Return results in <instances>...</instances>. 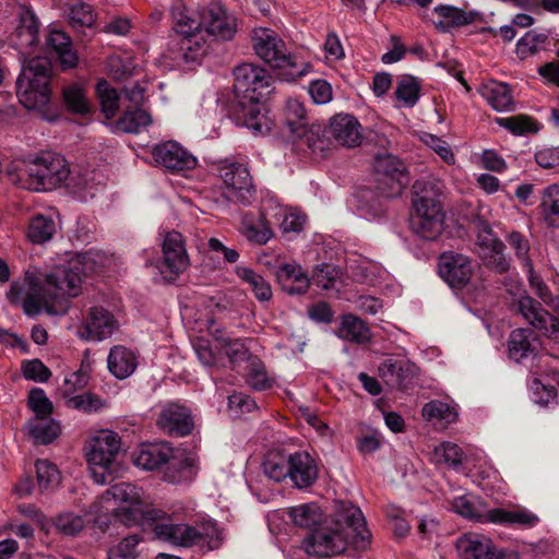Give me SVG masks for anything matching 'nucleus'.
<instances>
[{
	"mask_svg": "<svg viewBox=\"0 0 559 559\" xmlns=\"http://www.w3.org/2000/svg\"><path fill=\"white\" fill-rule=\"evenodd\" d=\"M28 405L35 413L36 418L48 417L53 411L51 401L40 388H35L29 391Z\"/></svg>",
	"mask_w": 559,
	"mask_h": 559,
	"instance_id": "nucleus-58",
	"label": "nucleus"
},
{
	"mask_svg": "<svg viewBox=\"0 0 559 559\" xmlns=\"http://www.w3.org/2000/svg\"><path fill=\"white\" fill-rule=\"evenodd\" d=\"M39 23L35 13L26 10L21 15V24L16 29V34L23 39L26 46H33L38 41Z\"/></svg>",
	"mask_w": 559,
	"mask_h": 559,
	"instance_id": "nucleus-51",
	"label": "nucleus"
},
{
	"mask_svg": "<svg viewBox=\"0 0 559 559\" xmlns=\"http://www.w3.org/2000/svg\"><path fill=\"white\" fill-rule=\"evenodd\" d=\"M153 533L155 538L174 546L206 545L209 549H216L222 543V532L213 522H205L201 526L194 527L188 524H174L164 521V523L154 525Z\"/></svg>",
	"mask_w": 559,
	"mask_h": 559,
	"instance_id": "nucleus-7",
	"label": "nucleus"
},
{
	"mask_svg": "<svg viewBox=\"0 0 559 559\" xmlns=\"http://www.w3.org/2000/svg\"><path fill=\"white\" fill-rule=\"evenodd\" d=\"M433 13L439 16L436 27L440 31H449L450 28L469 25L476 21L478 13L474 11H464L450 4H438L433 9Z\"/></svg>",
	"mask_w": 559,
	"mask_h": 559,
	"instance_id": "nucleus-28",
	"label": "nucleus"
},
{
	"mask_svg": "<svg viewBox=\"0 0 559 559\" xmlns=\"http://www.w3.org/2000/svg\"><path fill=\"white\" fill-rule=\"evenodd\" d=\"M262 468L264 474L274 481H282L288 477V456L278 451H271L266 454Z\"/></svg>",
	"mask_w": 559,
	"mask_h": 559,
	"instance_id": "nucleus-43",
	"label": "nucleus"
},
{
	"mask_svg": "<svg viewBox=\"0 0 559 559\" xmlns=\"http://www.w3.org/2000/svg\"><path fill=\"white\" fill-rule=\"evenodd\" d=\"M120 450L119 436L110 430H102L95 436L86 452L92 476L97 484H106L115 472V460Z\"/></svg>",
	"mask_w": 559,
	"mask_h": 559,
	"instance_id": "nucleus-10",
	"label": "nucleus"
},
{
	"mask_svg": "<svg viewBox=\"0 0 559 559\" xmlns=\"http://www.w3.org/2000/svg\"><path fill=\"white\" fill-rule=\"evenodd\" d=\"M157 425L170 436L183 437L191 433L193 419L187 407L170 403L162 409Z\"/></svg>",
	"mask_w": 559,
	"mask_h": 559,
	"instance_id": "nucleus-19",
	"label": "nucleus"
},
{
	"mask_svg": "<svg viewBox=\"0 0 559 559\" xmlns=\"http://www.w3.org/2000/svg\"><path fill=\"white\" fill-rule=\"evenodd\" d=\"M548 36L546 34H537L527 32L516 44V53L521 59H526L537 53L543 45L546 44Z\"/></svg>",
	"mask_w": 559,
	"mask_h": 559,
	"instance_id": "nucleus-52",
	"label": "nucleus"
},
{
	"mask_svg": "<svg viewBox=\"0 0 559 559\" xmlns=\"http://www.w3.org/2000/svg\"><path fill=\"white\" fill-rule=\"evenodd\" d=\"M67 16L73 28L91 27L96 21L92 5L81 0L67 4Z\"/></svg>",
	"mask_w": 559,
	"mask_h": 559,
	"instance_id": "nucleus-39",
	"label": "nucleus"
},
{
	"mask_svg": "<svg viewBox=\"0 0 559 559\" xmlns=\"http://www.w3.org/2000/svg\"><path fill=\"white\" fill-rule=\"evenodd\" d=\"M109 371L120 380L130 377L136 369L138 359L134 353L122 345L114 346L107 357Z\"/></svg>",
	"mask_w": 559,
	"mask_h": 559,
	"instance_id": "nucleus-29",
	"label": "nucleus"
},
{
	"mask_svg": "<svg viewBox=\"0 0 559 559\" xmlns=\"http://www.w3.org/2000/svg\"><path fill=\"white\" fill-rule=\"evenodd\" d=\"M152 156L156 164L171 171L191 170L197 166V158L175 141L155 145Z\"/></svg>",
	"mask_w": 559,
	"mask_h": 559,
	"instance_id": "nucleus-16",
	"label": "nucleus"
},
{
	"mask_svg": "<svg viewBox=\"0 0 559 559\" xmlns=\"http://www.w3.org/2000/svg\"><path fill=\"white\" fill-rule=\"evenodd\" d=\"M87 260V254H78L68 264L48 273L27 271L22 281L11 284L7 297L12 305L22 301L23 311L28 317H36L43 310L49 314H63L68 311V299L81 292Z\"/></svg>",
	"mask_w": 559,
	"mask_h": 559,
	"instance_id": "nucleus-1",
	"label": "nucleus"
},
{
	"mask_svg": "<svg viewBox=\"0 0 559 559\" xmlns=\"http://www.w3.org/2000/svg\"><path fill=\"white\" fill-rule=\"evenodd\" d=\"M421 85L417 78L404 74L396 82L394 95L406 107H413L419 99Z\"/></svg>",
	"mask_w": 559,
	"mask_h": 559,
	"instance_id": "nucleus-42",
	"label": "nucleus"
},
{
	"mask_svg": "<svg viewBox=\"0 0 559 559\" xmlns=\"http://www.w3.org/2000/svg\"><path fill=\"white\" fill-rule=\"evenodd\" d=\"M536 338L528 329H516L511 332L508 341L509 356L519 362L535 350Z\"/></svg>",
	"mask_w": 559,
	"mask_h": 559,
	"instance_id": "nucleus-31",
	"label": "nucleus"
},
{
	"mask_svg": "<svg viewBox=\"0 0 559 559\" xmlns=\"http://www.w3.org/2000/svg\"><path fill=\"white\" fill-rule=\"evenodd\" d=\"M487 519L491 523L515 525L523 528H531L538 524L539 518L533 512L523 509L495 508L487 511Z\"/></svg>",
	"mask_w": 559,
	"mask_h": 559,
	"instance_id": "nucleus-27",
	"label": "nucleus"
},
{
	"mask_svg": "<svg viewBox=\"0 0 559 559\" xmlns=\"http://www.w3.org/2000/svg\"><path fill=\"white\" fill-rule=\"evenodd\" d=\"M51 68L46 58L27 61L16 80V96L27 109H46L51 99Z\"/></svg>",
	"mask_w": 559,
	"mask_h": 559,
	"instance_id": "nucleus-6",
	"label": "nucleus"
},
{
	"mask_svg": "<svg viewBox=\"0 0 559 559\" xmlns=\"http://www.w3.org/2000/svg\"><path fill=\"white\" fill-rule=\"evenodd\" d=\"M35 467L37 483L41 490H52L58 487L61 475L56 464L48 460H37Z\"/></svg>",
	"mask_w": 559,
	"mask_h": 559,
	"instance_id": "nucleus-47",
	"label": "nucleus"
},
{
	"mask_svg": "<svg viewBox=\"0 0 559 559\" xmlns=\"http://www.w3.org/2000/svg\"><path fill=\"white\" fill-rule=\"evenodd\" d=\"M22 373L25 379L35 382H47L51 377V371L49 368L46 367L39 359L23 361Z\"/></svg>",
	"mask_w": 559,
	"mask_h": 559,
	"instance_id": "nucleus-61",
	"label": "nucleus"
},
{
	"mask_svg": "<svg viewBox=\"0 0 559 559\" xmlns=\"http://www.w3.org/2000/svg\"><path fill=\"white\" fill-rule=\"evenodd\" d=\"M53 524L64 535L74 536L85 526V519L73 512H63L56 516Z\"/></svg>",
	"mask_w": 559,
	"mask_h": 559,
	"instance_id": "nucleus-55",
	"label": "nucleus"
},
{
	"mask_svg": "<svg viewBox=\"0 0 559 559\" xmlns=\"http://www.w3.org/2000/svg\"><path fill=\"white\" fill-rule=\"evenodd\" d=\"M56 231L57 224L51 215L36 214L28 223L26 235L31 242L41 245L51 240Z\"/></svg>",
	"mask_w": 559,
	"mask_h": 559,
	"instance_id": "nucleus-33",
	"label": "nucleus"
},
{
	"mask_svg": "<svg viewBox=\"0 0 559 559\" xmlns=\"http://www.w3.org/2000/svg\"><path fill=\"white\" fill-rule=\"evenodd\" d=\"M435 456L438 462H443L450 466L456 467L462 464L463 451L452 442H443L435 449Z\"/></svg>",
	"mask_w": 559,
	"mask_h": 559,
	"instance_id": "nucleus-59",
	"label": "nucleus"
},
{
	"mask_svg": "<svg viewBox=\"0 0 559 559\" xmlns=\"http://www.w3.org/2000/svg\"><path fill=\"white\" fill-rule=\"evenodd\" d=\"M29 432L37 443L47 444L52 442L60 433V426L48 417L35 418L31 423Z\"/></svg>",
	"mask_w": 559,
	"mask_h": 559,
	"instance_id": "nucleus-45",
	"label": "nucleus"
},
{
	"mask_svg": "<svg viewBox=\"0 0 559 559\" xmlns=\"http://www.w3.org/2000/svg\"><path fill=\"white\" fill-rule=\"evenodd\" d=\"M118 326L117 319L109 310L94 306L87 310L81 337L88 341H103L111 336Z\"/></svg>",
	"mask_w": 559,
	"mask_h": 559,
	"instance_id": "nucleus-17",
	"label": "nucleus"
},
{
	"mask_svg": "<svg viewBox=\"0 0 559 559\" xmlns=\"http://www.w3.org/2000/svg\"><path fill=\"white\" fill-rule=\"evenodd\" d=\"M236 274L249 285L258 300L269 301L272 298L271 286L262 275L246 266H237Z\"/></svg>",
	"mask_w": 559,
	"mask_h": 559,
	"instance_id": "nucleus-38",
	"label": "nucleus"
},
{
	"mask_svg": "<svg viewBox=\"0 0 559 559\" xmlns=\"http://www.w3.org/2000/svg\"><path fill=\"white\" fill-rule=\"evenodd\" d=\"M142 538L136 535L124 537L117 546L110 548L107 552V559H136V546Z\"/></svg>",
	"mask_w": 559,
	"mask_h": 559,
	"instance_id": "nucleus-56",
	"label": "nucleus"
},
{
	"mask_svg": "<svg viewBox=\"0 0 559 559\" xmlns=\"http://www.w3.org/2000/svg\"><path fill=\"white\" fill-rule=\"evenodd\" d=\"M222 348L225 349V354L231 365L245 361L249 356L248 347L239 338H222Z\"/></svg>",
	"mask_w": 559,
	"mask_h": 559,
	"instance_id": "nucleus-62",
	"label": "nucleus"
},
{
	"mask_svg": "<svg viewBox=\"0 0 559 559\" xmlns=\"http://www.w3.org/2000/svg\"><path fill=\"white\" fill-rule=\"evenodd\" d=\"M234 100L230 115L237 124L246 127L254 134L270 130V120L262 111V91L270 87L272 76L264 68L252 63H242L234 70Z\"/></svg>",
	"mask_w": 559,
	"mask_h": 559,
	"instance_id": "nucleus-3",
	"label": "nucleus"
},
{
	"mask_svg": "<svg viewBox=\"0 0 559 559\" xmlns=\"http://www.w3.org/2000/svg\"><path fill=\"white\" fill-rule=\"evenodd\" d=\"M116 501L124 503L117 509L116 516L126 526H148L152 531L156 523H164V513L159 510L145 507L141 501L139 489L129 483L116 484L107 490Z\"/></svg>",
	"mask_w": 559,
	"mask_h": 559,
	"instance_id": "nucleus-8",
	"label": "nucleus"
},
{
	"mask_svg": "<svg viewBox=\"0 0 559 559\" xmlns=\"http://www.w3.org/2000/svg\"><path fill=\"white\" fill-rule=\"evenodd\" d=\"M203 32L223 40H229L237 31L236 17L227 12L218 1H210L203 7Z\"/></svg>",
	"mask_w": 559,
	"mask_h": 559,
	"instance_id": "nucleus-15",
	"label": "nucleus"
},
{
	"mask_svg": "<svg viewBox=\"0 0 559 559\" xmlns=\"http://www.w3.org/2000/svg\"><path fill=\"white\" fill-rule=\"evenodd\" d=\"M46 45L50 53L58 59L62 70L73 69L78 66L79 57L73 48L71 37L63 31L49 27Z\"/></svg>",
	"mask_w": 559,
	"mask_h": 559,
	"instance_id": "nucleus-24",
	"label": "nucleus"
},
{
	"mask_svg": "<svg viewBox=\"0 0 559 559\" xmlns=\"http://www.w3.org/2000/svg\"><path fill=\"white\" fill-rule=\"evenodd\" d=\"M519 311L524 319L544 335L557 338L559 334V320L545 310L542 305L530 296L519 299Z\"/></svg>",
	"mask_w": 559,
	"mask_h": 559,
	"instance_id": "nucleus-18",
	"label": "nucleus"
},
{
	"mask_svg": "<svg viewBox=\"0 0 559 559\" xmlns=\"http://www.w3.org/2000/svg\"><path fill=\"white\" fill-rule=\"evenodd\" d=\"M95 171L75 176L63 155L51 151L39 152L11 162L5 176L15 187L34 192L52 191L61 187L78 190L92 189Z\"/></svg>",
	"mask_w": 559,
	"mask_h": 559,
	"instance_id": "nucleus-2",
	"label": "nucleus"
},
{
	"mask_svg": "<svg viewBox=\"0 0 559 559\" xmlns=\"http://www.w3.org/2000/svg\"><path fill=\"white\" fill-rule=\"evenodd\" d=\"M539 207L546 223L549 226L559 227V183L544 189Z\"/></svg>",
	"mask_w": 559,
	"mask_h": 559,
	"instance_id": "nucleus-40",
	"label": "nucleus"
},
{
	"mask_svg": "<svg viewBox=\"0 0 559 559\" xmlns=\"http://www.w3.org/2000/svg\"><path fill=\"white\" fill-rule=\"evenodd\" d=\"M507 240L510 247L514 250L516 258L521 261L525 271L527 273H532L533 263L528 257L531 249L528 240L519 231H512L509 234Z\"/></svg>",
	"mask_w": 559,
	"mask_h": 559,
	"instance_id": "nucleus-54",
	"label": "nucleus"
},
{
	"mask_svg": "<svg viewBox=\"0 0 559 559\" xmlns=\"http://www.w3.org/2000/svg\"><path fill=\"white\" fill-rule=\"evenodd\" d=\"M150 123L151 116L139 107L127 108L117 121L118 128L127 133H138Z\"/></svg>",
	"mask_w": 559,
	"mask_h": 559,
	"instance_id": "nucleus-44",
	"label": "nucleus"
},
{
	"mask_svg": "<svg viewBox=\"0 0 559 559\" xmlns=\"http://www.w3.org/2000/svg\"><path fill=\"white\" fill-rule=\"evenodd\" d=\"M496 121L500 127L509 130L515 135L536 133L538 131L536 121L533 118L524 115L498 118Z\"/></svg>",
	"mask_w": 559,
	"mask_h": 559,
	"instance_id": "nucleus-49",
	"label": "nucleus"
},
{
	"mask_svg": "<svg viewBox=\"0 0 559 559\" xmlns=\"http://www.w3.org/2000/svg\"><path fill=\"white\" fill-rule=\"evenodd\" d=\"M293 139L300 148L306 146L314 155L324 156L330 146V141L324 136L319 124H309L305 128V132H299Z\"/></svg>",
	"mask_w": 559,
	"mask_h": 559,
	"instance_id": "nucleus-32",
	"label": "nucleus"
},
{
	"mask_svg": "<svg viewBox=\"0 0 559 559\" xmlns=\"http://www.w3.org/2000/svg\"><path fill=\"white\" fill-rule=\"evenodd\" d=\"M330 132L338 144L346 147H356L362 142L361 124L349 114L335 115L330 122Z\"/></svg>",
	"mask_w": 559,
	"mask_h": 559,
	"instance_id": "nucleus-23",
	"label": "nucleus"
},
{
	"mask_svg": "<svg viewBox=\"0 0 559 559\" xmlns=\"http://www.w3.org/2000/svg\"><path fill=\"white\" fill-rule=\"evenodd\" d=\"M438 272L449 286L460 289L469 283L474 267L469 257L448 251L439 257Z\"/></svg>",
	"mask_w": 559,
	"mask_h": 559,
	"instance_id": "nucleus-14",
	"label": "nucleus"
},
{
	"mask_svg": "<svg viewBox=\"0 0 559 559\" xmlns=\"http://www.w3.org/2000/svg\"><path fill=\"white\" fill-rule=\"evenodd\" d=\"M68 405L74 409L90 414L102 411L107 406V403L96 394L84 393L70 397Z\"/></svg>",
	"mask_w": 559,
	"mask_h": 559,
	"instance_id": "nucleus-57",
	"label": "nucleus"
},
{
	"mask_svg": "<svg viewBox=\"0 0 559 559\" xmlns=\"http://www.w3.org/2000/svg\"><path fill=\"white\" fill-rule=\"evenodd\" d=\"M218 173L230 199L250 203L254 186L246 163L225 159L221 163Z\"/></svg>",
	"mask_w": 559,
	"mask_h": 559,
	"instance_id": "nucleus-12",
	"label": "nucleus"
},
{
	"mask_svg": "<svg viewBox=\"0 0 559 559\" xmlns=\"http://www.w3.org/2000/svg\"><path fill=\"white\" fill-rule=\"evenodd\" d=\"M444 217H413L412 228L416 235L426 240H435L442 233Z\"/></svg>",
	"mask_w": 559,
	"mask_h": 559,
	"instance_id": "nucleus-48",
	"label": "nucleus"
},
{
	"mask_svg": "<svg viewBox=\"0 0 559 559\" xmlns=\"http://www.w3.org/2000/svg\"><path fill=\"white\" fill-rule=\"evenodd\" d=\"M338 336L349 342L362 344L369 341L370 331L366 323L354 314H345L338 329Z\"/></svg>",
	"mask_w": 559,
	"mask_h": 559,
	"instance_id": "nucleus-37",
	"label": "nucleus"
},
{
	"mask_svg": "<svg viewBox=\"0 0 559 559\" xmlns=\"http://www.w3.org/2000/svg\"><path fill=\"white\" fill-rule=\"evenodd\" d=\"M502 240L493 233L492 228L486 222H480L477 225L475 250L478 254L479 251L486 250L493 246H500Z\"/></svg>",
	"mask_w": 559,
	"mask_h": 559,
	"instance_id": "nucleus-63",
	"label": "nucleus"
},
{
	"mask_svg": "<svg viewBox=\"0 0 559 559\" xmlns=\"http://www.w3.org/2000/svg\"><path fill=\"white\" fill-rule=\"evenodd\" d=\"M62 99L67 109L73 114L86 115L91 112L92 107L86 91L80 83L66 85L62 88Z\"/></svg>",
	"mask_w": 559,
	"mask_h": 559,
	"instance_id": "nucleus-36",
	"label": "nucleus"
},
{
	"mask_svg": "<svg viewBox=\"0 0 559 559\" xmlns=\"http://www.w3.org/2000/svg\"><path fill=\"white\" fill-rule=\"evenodd\" d=\"M288 514L295 525L304 528H311L321 521L320 509L314 503L293 507L289 509Z\"/></svg>",
	"mask_w": 559,
	"mask_h": 559,
	"instance_id": "nucleus-46",
	"label": "nucleus"
},
{
	"mask_svg": "<svg viewBox=\"0 0 559 559\" xmlns=\"http://www.w3.org/2000/svg\"><path fill=\"white\" fill-rule=\"evenodd\" d=\"M374 178L377 189L385 198L399 197L409 182L404 160L391 154L376 158Z\"/></svg>",
	"mask_w": 559,
	"mask_h": 559,
	"instance_id": "nucleus-11",
	"label": "nucleus"
},
{
	"mask_svg": "<svg viewBox=\"0 0 559 559\" xmlns=\"http://www.w3.org/2000/svg\"><path fill=\"white\" fill-rule=\"evenodd\" d=\"M132 461L142 469L154 471L162 465H175V451L167 442L142 444L132 454Z\"/></svg>",
	"mask_w": 559,
	"mask_h": 559,
	"instance_id": "nucleus-20",
	"label": "nucleus"
},
{
	"mask_svg": "<svg viewBox=\"0 0 559 559\" xmlns=\"http://www.w3.org/2000/svg\"><path fill=\"white\" fill-rule=\"evenodd\" d=\"M100 99L102 110L107 119L116 116L119 108V96L115 88L110 87L107 81L102 80L96 85Z\"/></svg>",
	"mask_w": 559,
	"mask_h": 559,
	"instance_id": "nucleus-50",
	"label": "nucleus"
},
{
	"mask_svg": "<svg viewBox=\"0 0 559 559\" xmlns=\"http://www.w3.org/2000/svg\"><path fill=\"white\" fill-rule=\"evenodd\" d=\"M456 550L461 559H499L491 540L485 536L468 533L456 540Z\"/></svg>",
	"mask_w": 559,
	"mask_h": 559,
	"instance_id": "nucleus-25",
	"label": "nucleus"
},
{
	"mask_svg": "<svg viewBox=\"0 0 559 559\" xmlns=\"http://www.w3.org/2000/svg\"><path fill=\"white\" fill-rule=\"evenodd\" d=\"M162 274L168 283H173L190 265L183 236L176 230L166 233L162 243Z\"/></svg>",
	"mask_w": 559,
	"mask_h": 559,
	"instance_id": "nucleus-13",
	"label": "nucleus"
},
{
	"mask_svg": "<svg viewBox=\"0 0 559 559\" xmlns=\"http://www.w3.org/2000/svg\"><path fill=\"white\" fill-rule=\"evenodd\" d=\"M255 53L273 68L285 71L294 80L304 74L296 60L287 52L285 43L270 28H257L251 35Z\"/></svg>",
	"mask_w": 559,
	"mask_h": 559,
	"instance_id": "nucleus-9",
	"label": "nucleus"
},
{
	"mask_svg": "<svg viewBox=\"0 0 559 559\" xmlns=\"http://www.w3.org/2000/svg\"><path fill=\"white\" fill-rule=\"evenodd\" d=\"M413 207L414 217H444L439 194L432 182L416 181L414 185Z\"/></svg>",
	"mask_w": 559,
	"mask_h": 559,
	"instance_id": "nucleus-22",
	"label": "nucleus"
},
{
	"mask_svg": "<svg viewBox=\"0 0 559 559\" xmlns=\"http://www.w3.org/2000/svg\"><path fill=\"white\" fill-rule=\"evenodd\" d=\"M483 96L497 111L510 110L513 107V98L509 85L492 81L483 88Z\"/></svg>",
	"mask_w": 559,
	"mask_h": 559,
	"instance_id": "nucleus-34",
	"label": "nucleus"
},
{
	"mask_svg": "<svg viewBox=\"0 0 559 559\" xmlns=\"http://www.w3.org/2000/svg\"><path fill=\"white\" fill-rule=\"evenodd\" d=\"M288 477L298 489L311 487L318 479L319 469L316 460L306 451L288 455Z\"/></svg>",
	"mask_w": 559,
	"mask_h": 559,
	"instance_id": "nucleus-21",
	"label": "nucleus"
},
{
	"mask_svg": "<svg viewBox=\"0 0 559 559\" xmlns=\"http://www.w3.org/2000/svg\"><path fill=\"white\" fill-rule=\"evenodd\" d=\"M452 509L466 519L475 520L480 523L489 522L487 512L478 511L466 496L456 497L452 501Z\"/></svg>",
	"mask_w": 559,
	"mask_h": 559,
	"instance_id": "nucleus-60",
	"label": "nucleus"
},
{
	"mask_svg": "<svg viewBox=\"0 0 559 559\" xmlns=\"http://www.w3.org/2000/svg\"><path fill=\"white\" fill-rule=\"evenodd\" d=\"M504 250L506 245L502 241L500 242V246L497 245L486 250H481L477 255L487 269L498 274H503L511 267V259L507 257Z\"/></svg>",
	"mask_w": 559,
	"mask_h": 559,
	"instance_id": "nucleus-41",
	"label": "nucleus"
},
{
	"mask_svg": "<svg viewBox=\"0 0 559 559\" xmlns=\"http://www.w3.org/2000/svg\"><path fill=\"white\" fill-rule=\"evenodd\" d=\"M284 124L292 138L299 132H305V128L309 126L305 106L298 99L290 98L286 102Z\"/></svg>",
	"mask_w": 559,
	"mask_h": 559,
	"instance_id": "nucleus-35",
	"label": "nucleus"
},
{
	"mask_svg": "<svg viewBox=\"0 0 559 559\" xmlns=\"http://www.w3.org/2000/svg\"><path fill=\"white\" fill-rule=\"evenodd\" d=\"M272 379L269 378L266 370L260 362L252 364L247 374V383L257 391H263L272 388Z\"/></svg>",
	"mask_w": 559,
	"mask_h": 559,
	"instance_id": "nucleus-64",
	"label": "nucleus"
},
{
	"mask_svg": "<svg viewBox=\"0 0 559 559\" xmlns=\"http://www.w3.org/2000/svg\"><path fill=\"white\" fill-rule=\"evenodd\" d=\"M276 276L282 289L289 295L305 294L310 286L308 275L295 263L282 264L276 271Z\"/></svg>",
	"mask_w": 559,
	"mask_h": 559,
	"instance_id": "nucleus-26",
	"label": "nucleus"
},
{
	"mask_svg": "<svg viewBox=\"0 0 559 559\" xmlns=\"http://www.w3.org/2000/svg\"><path fill=\"white\" fill-rule=\"evenodd\" d=\"M370 532L359 508L344 506L332 526L324 525L311 530L302 539L300 548L309 556L332 557L342 554L347 544L365 547Z\"/></svg>",
	"mask_w": 559,
	"mask_h": 559,
	"instance_id": "nucleus-4",
	"label": "nucleus"
},
{
	"mask_svg": "<svg viewBox=\"0 0 559 559\" xmlns=\"http://www.w3.org/2000/svg\"><path fill=\"white\" fill-rule=\"evenodd\" d=\"M423 416L428 420L437 419L449 424L455 421L457 414L449 404L431 401L424 405Z\"/></svg>",
	"mask_w": 559,
	"mask_h": 559,
	"instance_id": "nucleus-53",
	"label": "nucleus"
},
{
	"mask_svg": "<svg viewBox=\"0 0 559 559\" xmlns=\"http://www.w3.org/2000/svg\"><path fill=\"white\" fill-rule=\"evenodd\" d=\"M171 29L177 36L168 44L174 59L194 62L206 52V39L203 34V8L197 10L183 0H175L170 7Z\"/></svg>",
	"mask_w": 559,
	"mask_h": 559,
	"instance_id": "nucleus-5",
	"label": "nucleus"
},
{
	"mask_svg": "<svg viewBox=\"0 0 559 559\" xmlns=\"http://www.w3.org/2000/svg\"><path fill=\"white\" fill-rule=\"evenodd\" d=\"M240 231L249 242L259 246L265 245L274 235L263 214L259 216L251 213L245 214Z\"/></svg>",
	"mask_w": 559,
	"mask_h": 559,
	"instance_id": "nucleus-30",
	"label": "nucleus"
}]
</instances>
